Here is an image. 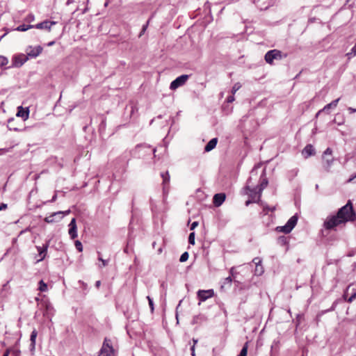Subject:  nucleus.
<instances>
[{"instance_id": "nucleus-1", "label": "nucleus", "mask_w": 356, "mask_h": 356, "mask_svg": "<svg viewBox=\"0 0 356 356\" xmlns=\"http://www.w3.org/2000/svg\"><path fill=\"white\" fill-rule=\"evenodd\" d=\"M337 215L339 216L345 223L348 221L355 220L356 218V213L353 209V207L350 200H348L346 205L339 209Z\"/></svg>"}, {"instance_id": "nucleus-2", "label": "nucleus", "mask_w": 356, "mask_h": 356, "mask_svg": "<svg viewBox=\"0 0 356 356\" xmlns=\"http://www.w3.org/2000/svg\"><path fill=\"white\" fill-rule=\"evenodd\" d=\"M323 167L326 172H330V168L333 165L334 159L332 156V150L331 148L327 147L323 153L322 155Z\"/></svg>"}, {"instance_id": "nucleus-3", "label": "nucleus", "mask_w": 356, "mask_h": 356, "mask_svg": "<svg viewBox=\"0 0 356 356\" xmlns=\"http://www.w3.org/2000/svg\"><path fill=\"white\" fill-rule=\"evenodd\" d=\"M343 223V221L340 218V217L336 214L327 216L326 220L324 221L323 227L325 229L330 230Z\"/></svg>"}, {"instance_id": "nucleus-4", "label": "nucleus", "mask_w": 356, "mask_h": 356, "mask_svg": "<svg viewBox=\"0 0 356 356\" xmlns=\"http://www.w3.org/2000/svg\"><path fill=\"white\" fill-rule=\"evenodd\" d=\"M114 353V349L111 343V341L105 338L102 346L99 350V356H111Z\"/></svg>"}, {"instance_id": "nucleus-5", "label": "nucleus", "mask_w": 356, "mask_h": 356, "mask_svg": "<svg viewBox=\"0 0 356 356\" xmlns=\"http://www.w3.org/2000/svg\"><path fill=\"white\" fill-rule=\"evenodd\" d=\"M244 190L245 191V193L249 195V197L252 199H256L258 201L260 200H258V186H252V177H249L247 180L246 186L244 188Z\"/></svg>"}, {"instance_id": "nucleus-6", "label": "nucleus", "mask_w": 356, "mask_h": 356, "mask_svg": "<svg viewBox=\"0 0 356 356\" xmlns=\"http://www.w3.org/2000/svg\"><path fill=\"white\" fill-rule=\"evenodd\" d=\"M264 58L267 63L272 65L274 60L282 58V51L277 49L270 50L265 54Z\"/></svg>"}, {"instance_id": "nucleus-7", "label": "nucleus", "mask_w": 356, "mask_h": 356, "mask_svg": "<svg viewBox=\"0 0 356 356\" xmlns=\"http://www.w3.org/2000/svg\"><path fill=\"white\" fill-rule=\"evenodd\" d=\"M188 78H189V76L187 74H182L178 77H177L175 80H173L171 82V83L170 85V88L172 90H176L179 87L184 85L185 83L188 79Z\"/></svg>"}, {"instance_id": "nucleus-8", "label": "nucleus", "mask_w": 356, "mask_h": 356, "mask_svg": "<svg viewBox=\"0 0 356 356\" xmlns=\"http://www.w3.org/2000/svg\"><path fill=\"white\" fill-rule=\"evenodd\" d=\"M29 60V56L24 54L15 55L12 59L13 67H19L23 65Z\"/></svg>"}, {"instance_id": "nucleus-9", "label": "nucleus", "mask_w": 356, "mask_h": 356, "mask_svg": "<svg viewBox=\"0 0 356 356\" xmlns=\"http://www.w3.org/2000/svg\"><path fill=\"white\" fill-rule=\"evenodd\" d=\"M343 297L348 302H351L356 298V289L349 285L344 291Z\"/></svg>"}, {"instance_id": "nucleus-10", "label": "nucleus", "mask_w": 356, "mask_h": 356, "mask_svg": "<svg viewBox=\"0 0 356 356\" xmlns=\"http://www.w3.org/2000/svg\"><path fill=\"white\" fill-rule=\"evenodd\" d=\"M42 49L43 48L40 45H38L35 47H33L32 46H29L26 49V56H29V58H35L42 53Z\"/></svg>"}, {"instance_id": "nucleus-11", "label": "nucleus", "mask_w": 356, "mask_h": 356, "mask_svg": "<svg viewBox=\"0 0 356 356\" xmlns=\"http://www.w3.org/2000/svg\"><path fill=\"white\" fill-rule=\"evenodd\" d=\"M213 296L214 291L213 289L199 290L197 293V298L200 302H204L208 298L213 297Z\"/></svg>"}, {"instance_id": "nucleus-12", "label": "nucleus", "mask_w": 356, "mask_h": 356, "mask_svg": "<svg viewBox=\"0 0 356 356\" xmlns=\"http://www.w3.org/2000/svg\"><path fill=\"white\" fill-rule=\"evenodd\" d=\"M268 179L266 177V172L264 171L262 174L260 176V184L258 186V200H260L261 193L263 190L268 186Z\"/></svg>"}, {"instance_id": "nucleus-13", "label": "nucleus", "mask_w": 356, "mask_h": 356, "mask_svg": "<svg viewBox=\"0 0 356 356\" xmlns=\"http://www.w3.org/2000/svg\"><path fill=\"white\" fill-rule=\"evenodd\" d=\"M50 241H47L45 244L41 246H36L37 250L38 252L39 256L40 258L38 260V262L42 261L45 259L47 256V250L49 245Z\"/></svg>"}, {"instance_id": "nucleus-14", "label": "nucleus", "mask_w": 356, "mask_h": 356, "mask_svg": "<svg viewBox=\"0 0 356 356\" xmlns=\"http://www.w3.org/2000/svg\"><path fill=\"white\" fill-rule=\"evenodd\" d=\"M68 226H69L68 233H69L70 238L72 239L76 238L77 237L78 234H77V226H76V219L74 218H73L71 220Z\"/></svg>"}, {"instance_id": "nucleus-15", "label": "nucleus", "mask_w": 356, "mask_h": 356, "mask_svg": "<svg viewBox=\"0 0 356 356\" xmlns=\"http://www.w3.org/2000/svg\"><path fill=\"white\" fill-rule=\"evenodd\" d=\"M56 24V22L54 21H49V20H44L42 22H40L35 25H33V28L38 29H45L48 31H50L51 26L53 25Z\"/></svg>"}, {"instance_id": "nucleus-16", "label": "nucleus", "mask_w": 356, "mask_h": 356, "mask_svg": "<svg viewBox=\"0 0 356 356\" xmlns=\"http://www.w3.org/2000/svg\"><path fill=\"white\" fill-rule=\"evenodd\" d=\"M63 211H57L51 213L50 216H47L44 218V221L47 223H52L54 222H57L63 218L62 214Z\"/></svg>"}, {"instance_id": "nucleus-17", "label": "nucleus", "mask_w": 356, "mask_h": 356, "mask_svg": "<svg viewBox=\"0 0 356 356\" xmlns=\"http://www.w3.org/2000/svg\"><path fill=\"white\" fill-rule=\"evenodd\" d=\"M315 154V149L311 144L307 145L302 151V154L305 159H307L311 156H314Z\"/></svg>"}, {"instance_id": "nucleus-18", "label": "nucleus", "mask_w": 356, "mask_h": 356, "mask_svg": "<svg viewBox=\"0 0 356 356\" xmlns=\"http://www.w3.org/2000/svg\"><path fill=\"white\" fill-rule=\"evenodd\" d=\"M225 198L226 196L225 193H216L213 196V203L216 207H218L222 205Z\"/></svg>"}, {"instance_id": "nucleus-19", "label": "nucleus", "mask_w": 356, "mask_h": 356, "mask_svg": "<svg viewBox=\"0 0 356 356\" xmlns=\"http://www.w3.org/2000/svg\"><path fill=\"white\" fill-rule=\"evenodd\" d=\"M29 115V108H24L22 106H18L17 116L21 117L24 120L28 119Z\"/></svg>"}, {"instance_id": "nucleus-20", "label": "nucleus", "mask_w": 356, "mask_h": 356, "mask_svg": "<svg viewBox=\"0 0 356 356\" xmlns=\"http://www.w3.org/2000/svg\"><path fill=\"white\" fill-rule=\"evenodd\" d=\"M298 222V216L297 215H294L291 216L287 221V222L285 224L286 227L289 229V232H291L292 229L294 228V227L296 225Z\"/></svg>"}, {"instance_id": "nucleus-21", "label": "nucleus", "mask_w": 356, "mask_h": 356, "mask_svg": "<svg viewBox=\"0 0 356 356\" xmlns=\"http://www.w3.org/2000/svg\"><path fill=\"white\" fill-rule=\"evenodd\" d=\"M218 143V138H213L211 139L208 143L204 147V152H209L211 151L213 149H214L217 145Z\"/></svg>"}, {"instance_id": "nucleus-22", "label": "nucleus", "mask_w": 356, "mask_h": 356, "mask_svg": "<svg viewBox=\"0 0 356 356\" xmlns=\"http://www.w3.org/2000/svg\"><path fill=\"white\" fill-rule=\"evenodd\" d=\"M37 335H38V332L36 331V330L34 329L32 331L31 336H30V341H31L30 350L31 351H33L35 350V340H36Z\"/></svg>"}, {"instance_id": "nucleus-23", "label": "nucleus", "mask_w": 356, "mask_h": 356, "mask_svg": "<svg viewBox=\"0 0 356 356\" xmlns=\"http://www.w3.org/2000/svg\"><path fill=\"white\" fill-rule=\"evenodd\" d=\"M339 99H339V98H338V99H335V100H333V101H332V102H330V104H328L325 105V106H324V108H323L322 111H328L329 109H330V108H333L337 107V104H338V102H339ZM320 112H321V111H320L318 112V113H319Z\"/></svg>"}, {"instance_id": "nucleus-24", "label": "nucleus", "mask_w": 356, "mask_h": 356, "mask_svg": "<svg viewBox=\"0 0 356 356\" xmlns=\"http://www.w3.org/2000/svg\"><path fill=\"white\" fill-rule=\"evenodd\" d=\"M161 176L163 179V190L165 188V185L168 184L170 181V175L168 171L161 173Z\"/></svg>"}, {"instance_id": "nucleus-25", "label": "nucleus", "mask_w": 356, "mask_h": 356, "mask_svg": "<svg viewBox=\"0 0 356 356\" xmlns=\"http://www.w3.org/2000/svg\"><path fill=\"white\" fill-rule=\"evenodd\" d=\"M204 320H205V317L202 314H199V315L195 316L193 318L192 323H193V324H198V323H202Z\"/></svg>"}, {"instance_id": "nucleus-26", "label": "nucleus", "mask_w": 356, "mask_h": 356, "mask_svg": "<svg viewBox=\"0 0 356 356\" xmlns=\"http://www.w3.org/2000/svg\"><path fill=\"white\" fill-rule=\"evenodd\" d=\"M33 26H34L33 25L22 24V25L18 26L15 30H16L17 31H26L29 29H33Z\"/></svg>"}, {"instance_id": "nucleus-27", "label": "nucleus", "mask_w": 356, "mask_h": 356, "mask_svg": "<svg viewBox=\"0 0 356 356\" xmlns=\"http://www.w3.org/2000/svg\"><path fill=\"white\" fill-rule=\"evenodd\" d=\"M248 348V342H245L243 345L242 349L240 351V353L237 356H247Z\"/></svg>"}, {"instance_id": "nucleus-28", "label": "nucleus", "mask_w": 356, "mask_h": 356, "mask_svg": "<svg viewBox=\"0 0 356 356\" xmlns=\"http://www.w3.org/2000/svg\"><path fill=\"white\" fill-rule=\"evenodd\" d=\"M288 243H289V240L284 236H280L277 238V243L280 244V245H285L288 244Z\"/></svg>"}, {"instance_id": "nucleus-29", "label": "nucleus", "mask_w": 356, "mask_h": 356, "mask_svg": "<svg viewBox=\"0 0 356 356\" xmlns=\"http://www.w3.org/2000/svg\"><path fill=\"white\" fill-rule=\"evenodd\" d=\"M299 172L298 168H293L289 171L288 176L290 179H293L295 177L298 175V173Z\"/></svg>"}, {"instance_id": "nucleus-30", "label": "nucleus", "mask_w": 356, "mask_h": 356, "mask_svg": "<svg viewBox=\"0 0 356 356\" xmlns=\"http://www.w3.org/2000/svg\"><path fill=\"white\" fill-rule=\"evenodd\" d=\"M39 284V286H38V289L41 291V292H44L47 290V285L46 283L44 282L43 280H40L38 283Z\"/></svg>"}, {"instance_id": "nucleus-31", "label": "nucleus", "mask_w": 356, "mask_h": 356, "mask_svg": "<svg viewBox=\"0 0 356 356\" xmlns=\"http://www.w3.org/2000/svg\"><path fill=\"white\" fill-rule=\"evenodd\" d=\"M264 273V268L262 266V265H257L255 267V270H254V274L256 275H261Z\"/></svg>"}, {"instance_id": "nucleus-32", "label": "nucleus", "mask_w": 356, "mask_h": 356, "mask_svg": "<svg viewBox=\"0 0 356 356\" xmlns=\"http://www.w3.org/2000/svg\"><path fill=\"white\" fill-rule=\"evenodd\" d=\"M188 257H189V254H188V252H184L180 256L179 261L181 263L185 262L188 259Z\"/></svg>"}, {"instance_id": "nucleus-33", "label": "nucleus", "mask_w": 356, "mask_h": 356, "mask_svg": "<svg viewBox=\"0 0 356 356\" xmlns=\"http://www.w3.org/2000/svg\"><path fill=\"white\" fill-rule=\"evenodd\" d=\"M8 63V59L3 56H0V67L6 66Z\"/></svg>"}, {"instance_id": "nucleus-34", "label": "nucleus", "mask_w": 356, "mask_h": 356, "mask_svg": "<svg viewBox=\"0 0 356 356\" xmlns=\"http://www.w3.org/2000/svg\"><path fill=\"white\" fill-rule=\"evenodd\" d=\"M276 230L278 231V232H284L285 234L290 233L289 229L286 227V225L280 226V227H277Z\"/></svg>"}, {"instance_id": "nucleus-35", "label": "nucleus", "mask_w": 356, "mask_h": 356, "mask_svg": "<svg viewBox=\"0 0 356 356\" xmlns=\"http://www.w3.org/2000/svg\"><path fill=\"white\" fill-rule=\"evenodd\" d=\"M241 87L240 83H236L232 88V94L234 95Z\"/></svg>"}, {"instance_id": "nucleus-36", "label": "nucleus", "mask_w": 356, "mask_h": 356, "mask_svg": "<svg viewBox=\"0 0 356 356\" xmlns=\"http://www.w3.org/2000/svg\"><path fill=\"white\" fill-rule=\"evenodd\" d=\"M195 232L190 233L188 236V243L189 244L194 245L195 244Z\"/></svg>"}, {"instance_id": "nucleus-37", "label": "nucleus", "mask_w": 356, "mask_h": 356, "mask_svg": "<svg viewBox=\"0 0 356 356\" xmlns=\"http://www.w3.org/2000/svg\"><path fill=\"white\" fill-rule=\"evenodd\" d=\"M337 300H335V301L332 303V307H331L330 309H327V310H325V311H322V312H321V314H325L326 312H329L334 311V309H335V307H336V306H337Z\"/></svg>"}, {"instance_id": "nucleus-38", "label": "nucleus", "mask_w": 356, "mask_h": 356, "mask_svg": "<svg viewBox=\"0 0 356 356\" xmlns=\"http://www.w3.org/2000/svg\"><path fill=\"white\" fill-rule=\"evenodd\" d=\"M232 282V277L231 276H229L224 280L223 285L224 286H226V285L231 286Z\"/></svg>"}, {"instance_id": "nucleus-39", "label": "nucleus", "mask_w": 356, "mask_h": 356, "mask_svg": "<svg viewBox=\"0 0 356 356\" xmlns=\"http://www.w3.org/2000/svg\"><path fill=\"white\" fill-rule=\"evenodd\" d=\"M75 247L79 252H81L83 251V245H82V243L79 241H75Z\"/></svg>"}, {"instance_id": "nucleus-40", "label": "nucleus", "mask_w": 356, "mask_h": 356, "mask_svg": "<svg viewBox=\"0 0 356 356\" xmlns=\"http://www.w3.org/2000/svg\"><path fill=\"white\" fill-rule=\"evenodd\" d=\"M79 284H80V287L83 291H88V284L85 283L84 282L79 280Z\"/></svg>"}, {"instance_id": "nucleus-41", "label": "nucleus", "mask_w": 356, "mask_h": 356, "mask_svg": "<svg viewBox=\"0 0 356 356\" xmlns=\"http://www.w3.org/2000/svg\"><path fill=\"white\" fill-rule=\"evenodd\" d=\"M148 24H149V21H147V23L143 26L141 31L139 34V37H141L145 33V32L146 31V30L147 29Z\"/></svg>"}, {"instance_id": "nucleus-42", "label": "nucleus", "mask_w": 356, "mask_h": 356, "mask_svg": "<svg viewBox=\"0 0 356 356\" xmlns=\"http://www.w3.org/2000/svg\"><path fill=\"white\" fill-rule=\"evenodd\" d=\"M147 298L148 300V302H149V307L151 309V311L153 312L154 311L153 300L149 296H147Z\"/></svg>"}, {"instance_id": "nucleus-43", "label": "nucleus", "mask_w": 356, "mask_h": 356, "mask_svg": "<svg viewBox=\"0 0 356 356\" xmlns=\"http://www.w3.org/2000/svg\"><path fill=\"white\" fill-rule=\"evenodd\" d=\"M35 20V16L33 14H29L26 17V21L33 22Z\"/></svg>"}, {"instance_id": "nucleus-44", "label": "nucleus", "mask_w": 356, "mask_h": 356, "mask_svg": "<svg viewBox=\"0 0 356 356\" xmlns=\"http://www.w3.org/2000/svg\"><path fill=\"white\" fill-rule=\"evenodd\" d=\"M252 262L255 264V266L261 265V259L259 257L254 258L252 259Z\"/></svg>"}, {"instance_id": "nucleus-45", "label": "nucleus", "mask_w": 356, "mask_h": 356, "mask_svg": "<svg viewBox=\"0 0 356 356\" xmlns=\"http://www.w3.org/2000/svg\"><path fill=\"white\" fill-rule=\"evenodd\" d=\"M229 273H230V275L232 277H234L235 275L237 274V273L235 271V268L234 267H232L229 270Z\"/></svg>"}, {"instance_id": "nucleus-46", "label": "nucleus", "mask_w": 356, "mask_h": 356, "mask_svg": "<svg viewBox=\"0 0 356 356\" xmlns=\"http://www.w3.org/2000/svg\"><path fill=\"white\" fill-rule=\"evenodd\" d=\"M234 95L232 94V95H229L227 97V103H232L234 101Z\"/></svg>"}, {"instance_id": "nucleus-47", "label": "nucleus", "mask_w": 356, "mask_h": 356, "mask_svg": "<svg viewBox=\"0 0 356 356\" xmlns=\"http://www.w3.org/2000/svg\"><path fill=\"white\" fill-rule=\"evenodd\" d=\"M259 201L256 199H252L251 200H248L245 202V206H248L250 204L252 203V202H258Z\"/></svg>"}, {"instance_id": "nucleus-48", "label": "nucleus", "mask_w": 356, "mask_h": 356, "mask_svg": "<svg viewBox=\"0 0 356 356\" xmlns=\"http://www.w3.org/2000/svg\"><path fill=\"white\" fill-rule=\"evenodd\" d=\"M198 225V222L194 221L191 225V230H193Z\"/></svg>"}, {"instance_id": "nucleus-49", "label": "nucleus", "mask_w": 356, "mask_h": 356, "mask_svg": "<svg viewBox=\"0 0 356 356\" xmlns=\"http://www.w3.org/2000/svg\"><path fill=\"white\" fill-rule=\"evenodd\" d=\"M279 343H280V341L278 340H274L273 342V344L271 346V348L277 347L278 346Z\"/></svg>"}, {"instance_id": "nucleus-50", "label": "nucleus", "mask_w": 356, "mask_h": 356, "mask_svg": "<svg viewBox=\"0 0 356 356\" xmlns=\"http://www.w3.org/2000/svg\"><path fill=\"white\" fill-rule=\"evenodd\" d=\"M102 265L100 266V268L105 267L108 265V260L104 259V260H102Z\"/></svg>"}, {"instance_id": "nucleus-51", "label": "nucleus", "mask_w": 356, "mask_h": 356, "mask_svg": "<svg viewBox=\"0 0 356 356\" xmlns=\"http://www.w3.org/2000/svg\"><path fill=\"white\" fill-rule=\"evenodd\" d=\"M56 199H57V195L54 194L53 195L52 198L50 200L47 201V202H54L56 200Z\"/></svg>"}, {"instance_id": "nucleus-52", "label": "nucleus", "mask_w": 356, "mask_h": 356, "mask_svg": "<svg viewBox=\"0 0 356 356\" xmlns=\"http://www.w3.org/2000/svg\"><path fill=\"white\" fill-rule=\"evenodd\" d=\"M7 208V204L4 203H1L0 204V211L4 210Z\"/></svg>"}, {"instance_id": "nucleus-53", "label": "nucleus", "mask_w": 356, "mask_h": 356, "mask_svg": "<svg viewBox=\"0 0 356 356\" xmlns=\"http://www.w3.org/2000/svg\"><path fill=\"white\" fill-rule=\"evenodd\" d=\"M191 355L192 356H195V347L194 346H192L191 348Z\"/></svg>"}, {"instance_id": "nucleus-54", "label": "nucleus", "mask_w": 356, "mask_h": 356, "mask_svg": "<svg viewBox=\"0 0 356 356\" xmlns=\"http://www.w3.org/2000/svg\"><path fill=\"white\" fill-rule=\"evenodd\" d=\"M264 209L267 210V211H273L275 209V207L271 208V207H264Z\"/></svg>"}, {"instance_id": "nucleus-55", "label": "nucleus", "mask_w": 356, "mask_h": 356, "mask_svg": "<svg viewBox=\"0 0 356 356\" xmlns=\"http://www.w3.org/2000/svg\"><path fill=\"white\" fill-rule=\"evenodd\" d=\"M97 254H98V260L100 261H102V260H104V259L102 257L101 253L99 252H98Z\"/></svg>"}, {"instance_id": "nucleus-56", "label": "nucleus", "mask_w": 356, "mask_h": 356, "mask_svg": "<svg viewBox=\"0 0 356 356\" xmlns=\"http://www.w3.org/2000/svg\"><path fill=\"white\" fill-rule=\"evenodd\" d=\"M100 285H101V281H100V280H98V281H97V282H95V286H96L97 288H99V287L100 286Z\"/></svg>"}, {"instance_id": "nucleus-57", "label": "nucleus", "mask_w": 356, "mask_h": 356, "mask_svg": "<svg viewBox=\"0 0 356 356\" xmlns=\"http://www.w3.org/2000/svg\"><path fill=\"white\" fill-rule=\"evenodd\" d=\"M348 111H350V113H354V112H356V109L353 108H351V107H349V108H348Z\"/></svg>"}, {"instance_id": "nucleus-58", "label": "nucleus", "mask_w": 356, "mask_h": 356, "mask_svg": "<svg viewBox=\"0 0 356 356\" xmlns=\"http://www.w3.org/2000/svg\"><path fill=\"white\" fill-rule=\"evenodd\" d=\"M141 147H148V148H149L150 147L149 146H146V145H138L136 146V148H141Z\"/></svg>"}, {"instance_id": "nucleus-59", "label": "nucleus", "mask_w": 356, "mask_h": 356, "mask_svg": "<svg viewBox=\"0 0 356 356\" xmlns=\"http://www.w3.org/2000/svg\"><path fill=\"white\" fill-rule=\"evenodd\" d=\"M10 130H14L15 131H18L19 130V129H17L16 127H10Z\"/></svg>"}, {"instance_id": "nucleus-60", "label": "nucleus", "mask_w": 356, "mask_h": 356, "mask_svg": "<svg viewBox=\"0 0 356 356\" xmlns=\"http://www.w3.org/2000/svg\"><path fill=\"white\" fill-rule=\"evenodd\" d=\"M356 179V174H355L354 176H353L352 177H350V178L349 179L348 181H352V180H353V179Z\"/></svg>"}, {"instance_id": "nucleus-61", "label": "nucleus", "mask_w": 356, "mask_h": 356, "mask_svg": "<svg viewBox=\"0 0 356 356\" xmlns=\"http://www.w3.org/2000/svg\"><path fill=\"white\" fill-rule=\"evenodd\" d=\"M162 251H163V248H162L161 247H160V248L158 249V250H157L158 254H161V253L162 252Z\"/></svg>"}, {"instance_id": "nucleus-62", "label": "nucleus", "mask_w": 356, "mask_h": 356, "mask_svg": "<svg viewBox=\"0 0 356 356\" xmlns=\"http://www.w3.org/2000/svg\"><path fill=\"white\" fill-rule=\"evenodd\" d=\"M70 212V210H67V211H65V212H63V213L62 214V216L63 217V215L68 214Z\"/></svg>"}, {"instance_id": "nucleus-63", "label": "nucleus", "mask_w": 356, "mask_h": 356, "mask_svg": "<svg viewBox=\"0 0 356 356\" xmlns=\"http://www.w3.org/2000/svg\"><path fill=\"white\" fill-rule=\"evenodd\" d=\"M54 43H55V42H54V41H51V42H49L47 44V45H48V46H52Z\"/></svg>"}, {"instance_id": "nucleus-64", "label": "nucleus", "mask_w": 356, "mask_h": 356, "mask_svg": "<svg viewBox=\"0 0 356 356\" xmlns=\"http://www.w3.org/2000/svg\"><path fill=\"white\" fill-rule=\"evenodd\" d=\"M193 346H195V344L197 343V339H193Z\"/></svg>"}]
</instances>
